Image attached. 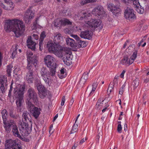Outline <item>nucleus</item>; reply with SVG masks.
<instances>
[{
	"mask_svg": "<svg viewBox=\"0 0 149 149\" xmlns=\"http://www.w3.org/2000/svg\"><path fill=\"white\" fill-rule=\"evenodd\" d=\"M47 47L50 53L54 54L58 57H63V61L65 64L67 65H70L72 56L69 48L64 47L62 48L60 45L49 42H47Z\"/></svg>",
	"mask_w": 149,
	"mask_h": 149,
	"instance_id": "obj_1",
	"label": "nucleus"
},
{
	"mask_svg": "<svg viewBox=\"0 0 149 149\" xmlns=\"http://www.w3.org/2000/svg\"><path fill=\"white\" fill-rule=\"evenodd\" d=\"M4 27L7 32L12 31L15 36L18 37L23 33L25 26L22 20L17 19H8L5 20Z\"/></svg>",
	"mask_w": 149,
	"mask_h": 149,
	"instance_id": "obj_2",
	"label": "nucleus"
},
{
	"mask_svg": "<svg viewBox=\"0 0 149 149\" xmlns=\"http://www.w3.org/2000/svg\"><path fill=\"white\" fill-rule=\"evenodd\" d=\"M25 84L19 85L14 88V96L16 98L15 103L17 109L21 111L24 102V95L25 93Z\"/></svg>",
	"mask_w": 149,
	"mask_h": 149,
	"instance_id": "obj_3",
	"label": "nucleus"
},
{
	"mask_svg": "<svg viewBox=\"0 0 149 149\" xmlns=\"http://www.w3.org/2000/svg\"><path fill=\"white\" fill-rule=\"evenodd\" d=\"M82 14L83 15L81 17V19L84 18V19L85 23L92 28L95 29L99 26L101 24V22L99 19H91L89 20H87V17H90L91 15V14L90 13L83 11Z\"/></svg>",
	"mask_w": 149,
	"mask_h": 149,
	"instance_id": "obj_4",
	"label": "nucleus"
},
{
	"mask_svg": "<svg viewBox=\"0 0 149 149\" xmlns=\"http://www.w3.org/2000/svg\"><path fill=\"white\" fill-rule=\"evenodd\" d=\"M32 125H30L27 123L24 122L20 121L19 123V129L20 133L22 136H26L29 134L32 130Z\"/></svg>",
	"mask_w": 149,
	"mask_h": 149,
	"instance_id": "obj_5",
	"label": "nucleus"
},
{
	"mask_svg": "<svg viewBox=\"0 0 149 149\" xmlns=\"http://www.w3.org/2000/svg\"><path fill=\"white\" fill-rule=\"evenodd\" d=\"M27 58L28 61L27 66L30 65V66H33V65L35 68V70H37L38 68V61L37 57L35 56H33V53L30 51L27 52Z\"/></svg>",
	"mask_w": 149,
	"mask_h": 149,
	"instance_id": "obj_6",
	"label": "nucleus"
},
{
	"mask_svg": "<svg viewBox=\"0 0 149 149\" xmlns=\"http://www.w3.org/2000/svg\"><path fill=\"white\" fill-rule=\"evenodd\" d=\"M27 101H33L35 104H37L38 100L36 93L32 88H29L28 91Z\"/></svg>",
	"mask_w": 149,
	"mask_h": 149,
	"instance_id": "obj_7",
	"label": "nucleus"
},
{
	"mask_svg": "<svg viewBox=\"0 0 149 149\" xmlns=\"http://www.w3.org/2000/svg\"><path fill=\"white\" fill-rule=\"evenodd\" d=\"M27 69L28 71L26 75V79L29 83H32L34 80V75L33 66H30L29 65L27 66Z\"/></svg>",
	"mask_w": 149,
	"mask_h": 149,
	"instance_id": "obj_8",
	"label": "nucleus"
},
{
	"mask_svg": "<svg viewBox=\"0 0 149 149\" xmlns=\"http://www.w3.org/2000/svg\"><path fill=\"white\" fill-rule=\"evenodd\" d=\"M5 148V149H22L20 145L11 139L6 141Z\"/></svg>",
	"mask_w": 149,
	"mask_h": 149,
	"instance_id": "obj_9",
	"label": "nucleus"
},
{
	"mask_svg": "<svg viewBox=\"0 0 149 149\" xmlns=\"http://www.w3.org/2000/svg\"><path fill=\"white\" fill-rule=\"evenodd\" d=\"M1 7L6 10H12L14 8L13 3L11 0H0Z\"/></svg>",
	"mask_w": 149,
	"mask_h": 149,
	"instance_id": "obj_10",
	"label": "nucleus"
},
{
	"mask_svg": "<svg viewBox=\"0 0 149 149\" xmlns=\"http://www.w3.org/2000/svg\"><path fill=\"white\" fill-rule=\"evenodd\" d=\"M31 8H28L24 15V19L26 23H30L31 20L34 17V13L31 10Z\"/></svg>",
	"mask_w": 149,
	"mask_h": 149,
	"instance_id": "obj_11",
	"label": "nucleus"
},
{
	"mask_svg": "<svg viewBox=\"0 0 149 149\" xmlns=\"http://www.w3.org/2000/svg\"><path fill=\"white\" fill-rule=\"evenodd\" d=\"M54 58L50 55H47L44 58V62L46 66L49 68H51L52 66L55 67L56 65L54 62Z\"/></svg>",
	"mask_w": 149,
	"mask_h": 149,
	"instance_id": "obj_12",
	"label": "nucleus"
},
{
	"mask_svg": "<svg viewBox=\"0 0 149 149\" xmlns=\"http://www.w3.org/2000/svg\"><path fill=\"white\" fill-rule=\"evenodd\" d=\"M36 86L40 97L41 98H43L47 94V90L40 83L37 84Z\"/></svg>",
	"mask_w": 149,
	"mask_h": 149,
	"instance_id": "obj_13",
	"label": "nucleus"
},
{
	"mask_svg": "<svg viewBox=\"0 0 149 149\" xmlns=\"http://www.w3.org/2000/svg\"><path fill=\"white\" fill-rule=\"evenodd\" d=\"M7 77L5 75L0 76V93H3L6 89V83H7Z\"/></svg>",
	"mask_w": 149,
	"mask_h": 149,
	"instance_id": "obj_14",
	"label": "nucleus"
},
{
	"mask_svg": "<svg viewBox=\"0 0 149 149\" xmlns=\"http://www.w3.org/2000/svg\"><path fill=\"white\" fill-rule=\"evenodd\" d=\"M125 16L127 19L131 20L136 18V16L134 13L133 9L127 8L125 12Z\"/></svg>",
	"mask_w": 149,
	"mask_h": 149,
	"instance_id": "obj_15",
	"label": "nucleus"
},
{
	"mask_svg": "<svg viewBox=\"0 0 149 149\" xmlns=\"http://www.w3.org/2000/svg\"><path fill=\"white\" fill-rule=\"evenodd\" d=\"M108 10L112 12L113 14L118 16L120 14V9L118 7L115 6L112 3H109L108 5Z\"/></svg>",
	"mask_w": 149,
	"mask_h": 149,
	"instance_id": "obj_16",
	"label": "nucleus"
},
{
	"mask_svg": "<svg viewBox=\"0 0 149 149\" xmlns=\"http://www.w3.org/2000/svg\"><path fill=\"white\" fill-rule=\"evenodd\" d=\"M131 1L133 2V6L138 13L142 14L144 12V9L141 6L138 0H131Z\"/></svg>",
	"mask_w": 149,
	"mask_h": 149,
	"instance_id": "obj_17",
	"label": "nucleus"
},
{
	"mask_svg": "<svg viewBox=\"0 0 149 149\" xmlns=\"http://www.w3.org/2000/svg\"><path fill=\"white\" fill-rule=\"evenodd\" d=\"M26 45L28 48L34 50L36 49V43L33 41L31 36H28L26 40Z\"/></svg>",
	"mask_w": 149,
	"mask_h": 149,
	"instance_id": "obj_18",
	"label": "nucleus"
},
{
	"mask_svg": "<svg viewBox=\"0 0 149 149\" xmlns=\"http://www.w3.org/2000/svg\"><path fill=\"white\" fill-rule=\"evenodd\" d=\"M120 63L123 65L128 66L132 64V62L127 56H124L120 61Z\"/></svg>",
	"mask_w": 149,
	"mask_h": 149,
	"instance_id": "obj_19",
	"label": "nucleus"
},
{
	"mask_svg": "<svg viewBox=\"0 0 149 149\" xmlns=\"http://www.w3.org/2000/svg\"><path fill=\"white\" fill-rule=\"evenodd\" d=\"M54 43L56 45H60L63 42V38L60 34H58L55 36L54 38Z\"/></svg>",
	"mask_w": 149,
	"mask_h": 149,
	"instance_id": "obj_20",
	"label": "nucleus"
},
{
	"mask_svg": "<svg viewBox=\"0 0 149 149\" xmlns=\"http://www.w3.org/2000/svg\"><path fill=\"white\" fill-rule=\"evenodd\" d=\"M80 36L82 38L90 40L92 37L88 31H81L80 34Z\"/></svg>",
	"mask_w": 149,
	"mask_h": 149,
	"instance_id": "obj_21",
	"label": "nucleus"
},
{
	"mask_svg": "<svg viewBox=\"0 0 149 149\" xmlns=\"http://www.w3.org/2000/svg\"><path fill=\"white\" fill-rule=\"evenodd\" d=\"M103 11V7L101 6H98L93 9L92 12L93 14L100 15Z\"/></svg>",
	"mask_w": 149,
	"mask_h": 149,
	"instance_id": "obj_22",
	"label": "nucleus"
},
{
	"mask_svg": "<svg viewBox=\"0 0 149 149\" xmlns=\"http://www.w3.org/2000/svg\"><path fill=\"white\" fill-rule=\"evenodd\" d=\"M65 41L67 45L72 47H75L77 46L74 40L72 39L69 38H67Z\"/></svg>",
	"mask_w": 149,
	"mask_h": 149,
	"instance_id": "obj_23",
	"label": "nucleus"
},
{
	"mask_svg": "<svg viewBox=\"0 0 149 149\" xmlns=\"http://www.w3.org/2000/svg\"><path fill=\"white\" fill-rule=\"evenodd\" d=\"M41 109L40 108H38L37 107L34 108V109L31 112V113H32L33 116L37 118L39 116L40 114V111Z\"/></svg>",
	"mask_w": 149,
	"mask_h": 149,
	"instance_id": "obj_24",
	"label": "nucleus"
},
{
	"mask_svg": "<svg viewBox=\"0 0 149 149\" xmlns=\"http://www.w3.org/2000/svg\"><path fill=\"white\" fill-rule=\"evenodd\" d=\"M12 132H13V134L15 136H17L19 138L21 137V135L19 133L18 128L16 125H14L13 126Z\"/></svg>",
	"mask_w": 149,
	"mask_h": 149,
	"instance_id": "obj_25",
	"label": "nucleus"
},
{
	"mask_svg": "<svg viewBox=\"0 0 149 149\" xmlns=\"http://www.w3.org/2000/svg\"><path fill=\"white\" fill-rule=\"evenodd\" d=\"M26 104L27 105V108L29 111L31 113L32 111L34 109V106L31 103V101H26Z\"/></svg>",
	"mask_w": 149,
	"mask_h": 149,
	"instance_id": "obj_26",
	"label": "nucleus"
},
{
	"mask_svg": "<svg viewBox=\"0 0 149 149\" xmlns=\"http://www.w3.org/2000/svg\"><path fill=\"white\" fill-rule=\"evenodd\" d=\"M17 45L13 47L11 49V56L13 58L15 57V56L17 55Z\"/></svg>",
	"mask_w": 149,
	"mask_h": 149,
	"instance_id": "obj_27",
	"label": "nucleus"
},
{
	"mask_svg": "<svg viewBox=\"0 0 149 149\" xmlns=\"http://www.w3.org/2000/svg\"><path fill=\"white\" fill-rule=\"evenodd\" d=\"M49 71L45 67H43L42 68L40 71V74L42 77L46 76L49 74Z\"/></svg>",
	"mask_w": 149,
	"mask_h": 149,
	"instance_id": "obj_28",
	"label": "nucleus"
},
{
	"mask_svg": "<svg viewBox=\"0 0 149 149\" xmlns=\"http://www.w3.org/2000/svg\"><path fill=\"white\" fill-rule=\"evenodd\" d=\"M2 117L3 120L4 124H5V121H6V119L8 117V113L6 109L3 110L1 112Z\"/></svg>",
	"mask_w": 149,
	"mask_h": 149,
	"instance_id": "obj_29",
	"label": "nucleus"
},
{
	"mask_svg": "<svg viewBox=\"0 0 149 149\" xmlns=\"http://www.w3.org/2000/svg\"><path fill=\"white\" fill-rule=\"evenodd\" d=\"M13 66L12 65L10 64L7 65L6 66V72L7 74L8 77L11 76V73L12 70V68Z\"/></svg>",
	"mask_w": 149,
	"mask_h": 149,
	"instance_id": "obj_30",
	"label": "nucleus"
},
{
	"mask_svg": "<svg viewBox=\"0 0 149 149\" xmlns=\"http://www.w3.org/2000/svg\"><path fill=\"white\" fill-rule=\"evenodd\" d=\"M98 83V82H97L96 83H93L92 85V89L89 94V96H91L93 95L95 92V91L96 88L97 86Z\"/></svg>",
	"mask_w": 149,
	"mask_h": 149,
	"instance_id": "obj_31",
	"label": "nucleus"
},
{
	"mask_svg": "<svg viewBox=\"0 0 149 149\" xmlns=\"http://www.w3.org/2000/svg\"><path fill=\"white\" fill-rule=\"evenodd\" d=\"M61 20L62 25H70L72 24V22L67 19L63 18L61 19Z\"/></svg>",
	"mask_w": 149,
	"mask_h": 149,
	"instance_id": "obj_32",
	"label": "nucleus"
},
{
	"mask_svg": "<svg viewBox=\"0 0 149 149\" xmlns=\"http://www.w3.org/2000/svg\"><path fill=\"white\" fill-rule=\"evenodd\" d=\"M88 73L87 74L84 73L80 79V82L83 84H84L88 79Z\"/></svg>",
	"mask_w": 149,
	"mask_h": 149,
	"instance_id": "obj_33",
	"label": "nucleus"
},
{
	"mask_svg": "<svg viewBox=\"0 0 149 149\" xmlns=\"http://www.w3.org/2000/svg\"><path fill=\"white\" fill-rule=\"evenodd\" d=\"M96 0H81L79 3L81 6H83L87 3L96 2Z\"/></svg>",
	"mask_w": 149,
	"mask_h": 149,
	"instance_id": "obj_34",
	"label": "nucleus"
},
{
	"mask_svg": "<svg viewBox=\"0 0 149 149\" xmlns=\"http://www.w3.org/2000/svg\"><path fill=\"white\" fill-rule=\"evenodd\" d=\"M104 100L101 99H99L96 105V107L97 109H101L102 106V102Z\"/></svg>",
	"mask_w": 149,
	"mask_h": 149,
	"instance_id": "obj_35",
	"label": "nucleus"
},
{
	"mask_svg": "<svg viewBox=\"0 0 149 149\" xmlns=\"http://www.w3.org/2000/svg\"><path fill=\"white\" fill-rule=\"evenodd\" d=\"M54 26L56 27H60L62 25L61 19L57 18L54 21Z\"/></svg>",
	"mask_w": 149,
	"mask_h": 149,
	"instance_id": "obj_36",
	"label": "nucleus"
},
{
	"mask_svg": "<svg viewBox=\"0 0 149 149\" xmlns=\"http://www.w3.org/2000/svg\"><path fill=\"white\" fill-rule=\"evenodd\" d=\"M42 77L46 84L48 85L49 86H50L51 83V80L50 78L48 77L47 76H45Z\"/></svg>",
	"mask_w": 149,
	"mask_h": 149,
	"instance_id": "obj_37",
	"label": "nucleus"
},
{
	"mask_svg": "<svg viewBox=\"0 0 149 149\" xmlns=\"http://www.w3.org/2000/svg\"><path fill=\"white\" fill-rule=\"evenodd\" d=\"M78 47H84L87 45V43L85 41L79 40L78 42Z\"/></svg>",
	"mask_w": 149,
	"mask_h": 149,
	"instance_id": "obj_38",
	"label": "nucleus"
},
{
	"mask_svg": "<svg viewBox=\"0 0 149 149\" xmlns=\"http://www.w3.org/2000/svg\"><path fill=\"white\" fill-rule=\"evenodd\" d=\"M137 51H135L133 52V54L130 58L131 61L132 62V63L134 62V60L136 59L137 56Z\"/></svg>",
	"mask_w": 149,
	"mask_h": 149,
	"instance_id": "obj_39",
	"label": "nucleus"
},
{
	"mask_svg": "<svg viewBox=\"0 0 149 149\" xmlns=\"http://www.w3.org/2000/svg\"><path fill=\"white\" fill-rule=\"evenodd\" d=\"M29 114L28 112L27 111H24L22 114V117L25 121H26L27 120H29V119L28 118V116L29 115Z\"/></svg>",
	"mask_w": 149,
	"mask_h": 149,
	"instance_id": "obj_40",
	"label": "nucleus"
},
{
	"mask_svg": "<svg viewBox=\"0 0 149 149\" xmlns=\"http://www.w3.org/2000/svg\"><path fill=\"white\" fill-rule=\"evenodd\" d=\"M78 125L76 124V123H74L73 126H72V130L71 131L70 133L73 134L76 132L77 130Z\"/></svg>",
	"mask_w": 149,
	"mask_h": 149,
	"instance_id": "obj_41",
	"label": "nucleus"
},
{
	"mask_svg": "<svg viewBox=\"0 0 149 149\" xmlns=\"http://www.w3.org/2000/svg\"><path fill=\"white\" fill-rule=\"evenodd\" d=\"M56 67V65H55V67L52 66L51 68H50L51 69H50V74L52 76H53L55 75V69Z\"/></svg>",
	"mask_w": 149,
	"mask_h": 149,
	"instance_id": "obj_42",
	"label": "nucleus"
},
{
	"mask_svg": "<svg viewBox=\"0 0 149 149\" xmlns=\"http://www.w3.org/2000/svg\"><path fill=\"white\" fill-rule=\"evenodd\" d=\"M139 84V82L138 79H136L133 81L132 85L134 86V88H135L137 87Z\"/></svg>",
	"mask_w": 149,
	"mask_h": 149,
	"instance_id": "obj_43",
	"label": "nucleus"
},
{
	"mask_svg": "<svg viewBox=\"0 0 149 149\" xmlns=\"http://www.w3.org/2000/svg\"><path fill=\"white\" fill-rule=\"evenodd\" d=\"M6 121H5V124H4L5 125L4 126L6 131L8 133L11 130L10 127L8 125L6 124Z\"/></svg>",
	"mask_w": 149,
	"mask_h": 149,
	"instance_id": "obj_44",
	"label": "nucleus"
},
{
	"mask_svg": "<svg viewBox=\"0 0 149 149\" xmlns=\"http://www.w3.org/2000/svg\"><path fill=\"white\" fill-rule=\"evenodd\" d=\"M114 84L113 83H111L109 86V87L108 89V91H109L110 92H111L113 91V88Z\"/></svg>",
	"mask_w": 149,
	"mask_h": 149,
	"instance_id": "obj_45",
	"label": "nucleus"
},
{
	"mask_svg": "<svg viewBox=\"0 0 149 149\" xmlns=\"http://www.w3.org/2000/svg\"><path fill=\"white\" fill-rule=\"evenodd\" d=\"M13 83H12L11 85L10 86V89L9 91L8 94V97H9V98H10L11 96V92L13 88Z\"/></svg>",
	"mask_w": 149,
	"mask_h": 149,
	"instance_id": "obj_46",
	"label": "nucleus"
},
{
	"mask_svg": "<svg viewBox=\"0 0 149 149\" xmlns=\"http://www.w3.org/2000/svg\"><path fill=\"white\" fill-rule=\"evenodd\" d=\"M118 77L117 76H115L114 77L113 81L112 83L111 82V83H113L114 84V86L116 84H117L118 82Z\"/></svg>",
	"mask_w": 149,
	"mask_h": 149,
	"instance_id": "obj_47",
	"label": "nucleus"
},
{
	"mask_svg": "<svg viewBox=\"0 0 149 149\" xmlns=\"http://www.w3.org/2000/svg\"><path fill=\"white\" fill-rule=\"evenodd\" d=\"M6 124L8 125H9L10 126H11L12 125L13 126L14 125H16L15 124V123L14 120H10L7 123H6Z\"/></svg>",
	"mask_w": 149,
	"mask_h": 149,
	"instance_id": "obj_48",
	"label": "nucleus"
},
{
	"mask_svg": "<svg viewBox=\"0 0 149 149\" xmlns=\"http://www.w3.org/2000/svg\"><path fill=\"white\" fill-rule=\"evenodd\" d=\"M60 73L61 74V76L60 77L61 79H62L64 77V76L63 75L65 73V71H64V69L63 68L60 71Z\"/></svg>",
	"mask_w": 149,
	"mask_h": 149,
	"instance_id": "obj_49",
	"label": "nucleus"
},
{
	"mask_svg": "<svg viewBox=\"0 0 149 149\" xmlns=\"http://www.w3.org/2000/svg\"><path fill=\"white\" fill-rule=\"evenodd\" d=\"M45 36V32L44 31H43L40 34V39H44Z\"/></svg>",
	"mask_w": 149,
	"mask_h": 149,
	"instance_id": "obj_50",
	"label": "nucleus"
},
{
	"mask_svg": "<svg viewBox=\"0 0 149 149\" xmlns=\"http://www.w3.org/2000/svg\"><path fill=\"white\" fill-rule=\"evenodd\" d=\"M33 38L36 40H38L39 38V36L37 34H33L32 35V39Z\"/></svg>",
	"mask_w": 149,
	"mask_h": 149,
	"instance_id": "obj_51",
	"label": "nucleus"
},
{
	"mask_svg": "<svg viewBox=\"0 0 149 149\" xmlns=\"http://www.w3.org/2000/svg\"><path fill=\"white\" fill-rule=\"evenodd\" d=\"M65 101V96H64L62 97V98L61 102V105L62 106H63L64 105Z\"/></svg>",
	"mask_w": 149,
	"mask_h": 149,
	"instance_id": "obj_52",
	"label": "nucleus"
},
{
	"mask_svg": "<svg viewBox=\"0 0 149 149\" xmlns=\"http://www.w3.org/2000/svg\"><path fill=\"white\" fill-rule=\"evenodd\" d=\"M72 36L75 38L77 40L79 41L80 40V38L76 35H72Z\"/></svg>",
	"mask_w": 149,
	"mask_h": 149,
	"instance_id": "obj_53",
	"label": "nucleus"
},
{
	"mask_svg": "<svg viewBox=\"0 0 149 149\" xmlns=\"http://www.w3.org/2000/svg\"><path fill=\"white\" fill-rule=\"evenodd\" d=\"M122 127L121 124H118L117 127V131L118 132L120 133V132L122 130Z\"/></svg>",
	"mask_w": 149,
	"mask_h": 149,
	"instance_id": "obj_54",
	"label": "nucleus"
},
{
	"mask_svg": "<svg viewBox=\"0 0 149 149\" xmlns=\"http://www.w3.org/2000/svg\"><path fill=\"white\" fill-rule=\"evenodd\" d=\"M44 39H39V46H42L43 44V41Z\"/></svg>",
	"mask_w": 149,
	"mask_h": 149,
	"instance_id": "obj_55",
	"label": "nucleus"
},
{
	"mask_svg": "<svg viewBox=\"0 0 149 149\" xmlns=\"http://www.w3.org/2000/svg\"><path fill=\"white\" fill-rule=\"evenodd\" d=\"M87 140V139L86 138L85 139L83 138L80 141V143L82 144L85 142V141Z\"/></svg>",
	"mask_w": 149,
	"mask_h": 149,
	"instance_id": "obj_56",
	"label": "nucleus"
},
{
	"mask_svg": "<svg viewBox=\"0 0 149 149\" xmlns=\"http://www.w3.org/2000/svg\"><path fill=\"white\" fill-rule=\"evenodd\" d=\"M121 1L127 4L129 3L131 1V0H121Z\"/></svg>",
	"mask_w": 149,
	"mask_h": 149,
	"instance_id": "obj_57",
	"label": "nucleus"
},
{
	"mask_svg": "<svg viewBox=\"0 0 149 149\" xmlns=\"http://www.w3.org/2000/svg\"><path fill=\"white\" fill-rule=\"evenodd\" d=\"M125 72V70H123L121 73L120 75V77L121 78H123L124 77V74Z\"/></svg>",
	"mask_w": 149,
	"mask_h": 149,
	"instance_id": "obj_58",
	"label": "nucleus"
},
{
	"mask_svg": "<svg viewBox=\"0 0 149 149\" xmlns=\"http://www.w3.org/2000/svg\"><path fill=\"white\" fill-rule=\"evenodd\" d=\"M74 102V100H73V98H72V99L71 100L70 102L69 103V106H70V107H71L72 106V104H73V102Z\"/></svg>",
	"mask_w": 149,
	"mask_h": 149,
	"instance_id": "obj_59",
	"label": "nucleus"
},
{
	"mask_svg": "<svg viewBox=\"0 0 149 149\" xmlns=\"http://www.w3.org/2000/svg\"><path fill=\"white\" fill-rule=\"evenodd\" d=\"M124 91L125 90L120 88L119 91V94L121 95H122Z\"/></svg>",
	"mask_w": 149,
	"mask_h": 149,
	"instance_id": "obj_60",
	"label": "nucleus"
},
{
	"mask_svg": "<svg viewBox=\"0 0 149 149\" xmlns=\"http://www.w3.org/2000/svg\"><path fill=\"white\" fill-rule=\"evenodd\" d=\"M144 39H143L139 42L138 44L139 47L141 45L142 43L144 41Z\"/></svg>",
	"mask_w": 149,
	"mask_h": 149,
	"instance_id": "obj_61",
	"label": "nucleus"
},
{
	"mask_svg": "<svg viewBox=\"0 0 149 149\" xmlns=\"http://www.w3.org/2000/svg\"><path fill=\"white\" fill-rule=\"evenodd\" d=\"M127 124L126 123H125L124 125V130L125 132L127 131Z\"/></svg>",
	"mask_w": 149,
	"mask_h": 149,
	"instance_id": "obj_62",
	"label": "nucleus"
},
{
	"mask_svg": "<svg viewBox=\"0 0 149 149\" xmlns=\"http://www.w3.org/2000/svg\"><path fill=\"white\" fill-rule=\"evenodd\" d=\"M58 114H56V115L55 116L53 120V121H54L56 119L58 118Z\"/></svg>",
	"mask_w": 149,
	"mask_h": 149,
	"instance_id": "obj_63",
	"label": "nucleus"
},
{
	"mask_svg": "<svg viewBox=\"0 0 149 149\" xmlns=\"http://www.w3.org/2000/svg\"><path fill=\"white\" fill-rule=\"evenodd\" d=\"M52 127H50L49 130V132L50 134H52L53 132V130L52 131Z\"/></svg>",
	"mask_w": 149,
	"mask_h": 149,
	"instance_id": "obj_64",
	"label": "nucleus"
}]
</instances>
